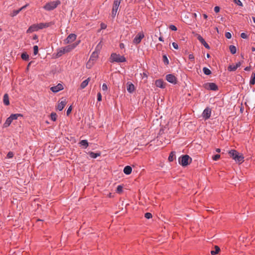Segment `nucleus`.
I'll list each match as a JSON object with an SVG mask.
<instances>
[{
  "label": "nucleus",
  "mask_w": 255,
  "mask_h": 255,
  "mask_svg": "<svg viewBox=\"0 0 255 255\" xmlns=\"http://www.w3.org/2000/svg\"><path fill=\"white\" fill-rule=\"evenodd\" d=\"M78 44L79 42L77 43H73L72 44L69 45L59 49L56 54L57 57H60L64 53L72 51L78 45Z\"/></svg>",
  "instance_id": "obj_1"
},
{
  "label": "nucleus",
  "mask_w": 255,
  "mask_h": 255,
  "mask_svg": "<svg viewBox=\"0 0 255 255\" xmlns=\"http://www.w3.org/2000/svg\"><path fill=\"white\" fill-rule=\"evenodd\" d=\"M229 154L236 162L240 163L244 161V156L242 154H240L236 150H231L229 152Z\"/></svg>",
  "instance_id": "obj_2"
},
{
  "label": "nucleus",
  "mask_w": 255,
  "mask_h": 255,
  "mask_svg": "<svg viewBox=\"0 0 255 255\" xmlns=\"http://www.w3.org/2000/svg\"><path fill=\"white\" fill-rule=\"evenodd\" d=\"M60 4L61 1L59 0L51 1L47 2L43 8L46 11H51L55 9Z\"/></svg>",
  "instance_id": "obj_3"
},
{
  "label": "nucleus",
  "mask_w": 255,
  "mask_h": 255,
  "mask_svg": "<svg viewBox=\"0 0 255 255\" xmlns=\"http://www.w3.org/2000/svg\"><path fill=\"white\" fill-rule=\"evenodd\" d=\"M126 61V59L124 56H121L115 53H113L111 55L110 62L112 63H123Z\"/></svg>",
  "instance_id": "obj_4"
},
{
  "label": "nucleus",
  "mask_w": 255,
  "mask_h": 255,
  "mask_svg": "<svg viewBox=\"0 0 255 255\" xmlns=\"http://www.w3.org/2000/svg\"><path fill=\"white\" fill-rule=\"evenodd\" d=\"M101 42H100L97 46H96L95 51L92 53L89 62L94 61H95L98 57L99 54L101 49Z\"/></svg>",
  "instance_id": "obj_5"
},
{
  "label": "nucleus",
  "mask_w": 255,
  "mask_h": 255,
  "mask_svg": "<svg viewBox=\"0 0 255 255\" xmlns=\"http://www.w3.org/2000/svg\"><path fill=\"white\" fill-rule=\"evenodd\" d=\"M121 0H115L114 1L112 11V15L113 18H114L117 14Z\"/></svg>",
  "instance_id": "obj_6"
},
{
  "label": "nucleus",
  "mask_w": 255,
  "mask_h": 255,
  "mask_svg": "<svg viewBox=\"0 0 255 255\" xmlns=\"http://www.w3.org/2000/svg\"><path fill=\"white\" fill-rule=\"evenodd\" d=\"M190 157L188 155H183L178 159V162L180 164L183 166H186L189 164V159Z\"/></svg>",
  "instance_id": "obj_7"
},
{
  "label": "nucleus",
  "mask_w": 255,
  "mask_h": 255,
  "mask_svg": "<svg viewBox=\"0 0 255 255\" xmlns=\"http://www.w3.org/2000/svg\"><path fill=\"white\" fill-rule=\"evenodd\" d=\"M205 89L212 91H217L218 90V86L214 83H207L205 85Z\"/></svg>",
  "instance_id": "obj_8"
},
{
  "label": "nucleus",
  "mask_w": 255,
  "mask_h": 255,
  "mask_svg": "<svg viewBox=\"0 0 255 255\" xmlns=\"http://www.w3.org/2000/svg\"><path fill=\"white\" fill-rule=\"evenodd\" d=\"M77 37V35L74 33L70 34L64 40V43L68 44L74 41Z\"/></svg>",
  "instance_id": "obj_9"
},
{
  "label": "nucleus",
  "mask_w": 255,
  "mask_h": 255,
  "mask_svg": "<svg viewBox=\"0 0 255 255\" xmlns=\"http://www.w3.org/2000/svg\"><path fill=\"white\" fill-rule=\"evenodd\" d=\"M166 80L172 84H175L177 83L176 77L172 74H168L166 76Z\"/></svg>",
  "instance_id": "obj_10"
},
{
  "label": "nucleus",
  "mask_w": 255,
  "mask_h": 255,
  "mask_svg": "<svg viewBox=\"0 0 255 255\" xmlns=\"http://www.w3.org/2000/svg\"><path fill=\"white\" fill-rule=\"evenodd\" d=\"M211 115V110L209 108H206L202 113V117L205 120L209 119Z\"/></svg>",
  "instance_id": "obj_11"
},
{
  "label": "nucleus",
  "mask_w": 255,
  "mask_h": 255,
  "mask_svg": "<svg viewBox=\"0 0 255 255\" xmlns=\"http://www.w3.org/2000/svg\"><path fill=\"white\" fill-rule=\"evenodd\" d=\"M144 37V34L142 32L138 33L134 38L133 42L135 44H138L141 42V39Z\"/></svg>",
  "instance_id": "obj_12"
},
{
  "label": "nucleus",
  "mask_w": 255,
  "mask_h": 255,
  "mask_svg": "<svg viewBox=\"0 0 255 255\" xmlns=\"http://www.w3.org/2000/svg\"><path fill=\"white\" fill-rule=\"evenodd\" d=\"M63 86L62 84L59 83L55 86H53L50 88V90L53 93H57L63 89Z\"/></svg>",
  "instance_id": "obj_13"
},
{
  "label": "nucleus",
  "mask_w": 255,
  "mask_h": 255,
  "mask_svg": "<svg viewBox=\"0 0 255 255\" xmlns=\"http://www.w3.org/2000/svg\"><path fill=\"white\" fill-rule=\"evenodd\" d=\"M67 104V101L66 99H64L63 100H62L61 102H59L57 106V109L59 111H62L65 106H66Z\"/></svg>",
  "instance_id": "obj_14"
},
{
  "label": "nucleus",
  "mask_w": 255,
  "mask_h": 255,
  "mask_svg": "<svg viewBox=\"0 0 255 255\" xmlns=\"http://www.w3.org/2000/svg\"><path fill=\"white\" fill-rule=\"evenodd\" d=\"M242 65V62H239L236 65H230L228 67V70L230 71H235L236 69L240 67Z\"/></svg>",
  "instance_id": "obj_15"
},
{
  "label": "nucleus",
  "mask_w": 255,
  "mask_h": 255,
  "mask_svg": "<svg viewBox=\"0 0 255 255\" xmlns=\"http://www.w3.org/2000/svg\"><path fill=\"white\" fill-rule=\"evenodd\" d=\"M52 24V22L40 23L37 24L38 29H42L48 27Z\"/></svg>",
  "instance_id": "obj_16"
},
{
  "label": "nucleus",
  "mask_w": 255,
  "mask_h": 255,
  "mask_svg": "<svg viewBox=\"0 0 255 255\" xmlns=\"http://www.w3.org/2000/svg\"><path fill=\"white\" fill-rule=\"evenodd\" d=\"M37 24H33L30 26L26 31L27 33H31L34 31L38 30Z\"/></svg>",
  "instance_id": "obj_17"
},
{
  "label": "nucleus",
  "mask_w": 255,
  "mask_h": 255,
  "mask_svg": "<svg viewBox=\"0 0 255 255\" xmlns=\"http://www.w3.org/2000/svg\"><path fill=\"white\" fill-rule=\"evenodd\" d=\"M155 85L156 87L160 88H165L164 82L161 79L156 80L155 82Z\"/></svg>",
  "instance_id": "obj_18"
},
{
  "label": "nucleus",
  "mask_w": 255,
  "mask_h": 255,
  "mask_svg": "<svg viewBox=\"0 0 255 255\" xmlns=\"http://www.w3.org/2000/svg\"><path fill=\"white\" fill-rule=\"evenodd\" d=\"M127 91L130 93H132L134 91V86L133 84L132 83H128L127 85Z\"/></svg>",
  "instance_id": "obj_19"
},
{
  "label": "nucleus",
  "mask_w": 255,
  "mask_h": 255,
  "mask_svg": "<svg viewBox=\"0 0 255 255\" xmlns=\"http://www.w3.org/2000/svg\"><path fill=\"white\" fill-rule=\"evenodd\" d=\"M3 102L5 105L8 106L9 105V98L7 94H5L3 96Z\"/></svg>",
  "instance_id": "obj_20"
},
{
  "label": "nucleus",
  "mask_w": 255,
  "mask_h": 255,
  "mask_svg": "<svg viewBox=\"0 0 255 255\" xmlns=\"http://www.w3.org/2000/svg\"><path fill=\"white\" fill-rule=\"evenodd\" d=\"M132 168L130 166H126L124 169V172L127 175H129L130 174Z\"/></svg>",
  "instance_id": "obj_21"
},
{
  "label": "nucleus",
  "mask_w": 255,
  "mask_h": 255,
  "mask_svg": "<svg viewBox=\"0 0 255 255\" xmlns=\"http://www.w3.org/2000/svg\"><path fill=\"white\" fill-rule=\"evenodd\" d=\"M12 121H12V119L9 116L8 118H7L5 123H4L3 127L4 128L8 127V126H9V125L11 124V123Z\"/></svg>",
  "instance_id": "obj_22"
},
{
  "label": "nucleus",
  "mask_w": 255,
  "mask_h": 255,
  "mask_svg": "<svg viewBox=\"0 0 255 255\" xmlns=\"http://www.w3.org/2000/svg\"><path fill=\"white\" fill-rule=\"evenodd\" d=\"M90 81V78H88V79H86L85 80L83 81L82 83L80 85V87L81 89L85 88L88 84Z\"/></svg>",
  "instance_id": "obj_23"
},
{
  "label": "nucleus",
  "mask_w": 255,
  "mask_h": 255,
  "mask_svg": "<svg viewBox=\"0 0 255 255\" xmlns=\"http://www.w3.org/2000/svg\"><path fill=\"white\" fill-rule=\"evenodd\" d=\"M79 144L80 146H83L84 148H86L89 145L88 142L86 139L82 140L80 141Z\"/></svg>",
  "instance_id": "obj_24"
},
{
  "label": "nucleus",
  "mask_w": 255,
  "mask_h": 255,
  "mask_svg": "<svg viewBox=\"0 0 255 255\" xmlns=\"http://www.w3.org/2000/svg\"><path fill=\"white\" fill-rule=\"evenodd\" d=\"M88 154L90 155V156L91 158H96L98 156H99L100 155V154H101V153L100 152L95 153V152H92V151L89 152Z\"/></svg>",
  "instance_id": "obj_25"
},
{
  "label": "nucleus",
  "mask_w": 255,
  "mask_h": 255,
  "mask_svg": "<svg viewBox=\"0 0 255 255\" xmlns=\"http://www.w3.org/2000/svg\"><path fill=\"white\" fill-rule=\"evenodd\" d=\"M255 84V73L253 72L252 74L251 79L250 81V85H254Z\"/></svg>",
  "instance_id": "obj_26"
},
{
  "label": "nucleus",
  "mask_w": 255,
  "mask_h": 255,
  "mask_svg": "<svg viewBox=\"0 0 255 255\" xmlns=\"http://www.w3.org/2000/svg\"><path fill=\"white\" fill-rule=\"evenodd\" d=\"M220 251V249L218 246L215 247V250L212 251L211 252V254L212 255H215L217 254L219 251Z\"/></svg>",
  "instance_id": "obj_27"
},
{
  "label": "nucleus",
  "mask_w": 255,
  "mask_h": 255,
  "mask_svg": "<svg viewBox=\"0 0 255 255\" xmlns=\"http://www.w3.org/2000/svg\"><path fill=\"white\" fill-rule=\"evenodd\" d=\"M10 117L12 119V121L14 120H16L18 119L19 117H22V115L20 114H11Z\"/></svg>",
  "instance_id": "obj_28"
},
{
  "label": "nucleus",
  "mask_w": 255,
  "mask_h": 255,
  "mask_svg": "<svg viewBox=\"0 0 255 255\" xmlns=\"http://www.w3.org/2000/svg\"><path fill=\"white\" fill-rule=\"evenodd\" d=\"M229 49H230L231 53L233 54H235L237 52L236 47L234 45H230L229 46Z\"/></svg>",
  "instance_id": "obj_29"
},
{
  "label": "nucleus",
  "mask_w": 255,
  "mask_h": 255,
  "mask_svg": "<svg viewBox=\"0 0 255 255\" xmlns=\"http://www.w3.org/2000/svg\"><path fill=\"white\" fill-rule=\"evenodd\" d=\"M174 156H175V152L172 151L169 154L168 157V160L170 162L173 161L174 160Z\"/></svg>",
  "instance_id": "obj_30"
},
{
  "label": "nucleus",
  "mask_w": 255,
  "mask_h": 255,
  "mask_svg": "<svg viewBox=\"0 0 255 255\" xmlns=\"http://www.w3.org/2000/svg\"><path fill=\"white\" fill-rule=\"evenodd\" d=\"M203 71L204 73L206 75H209L211 74V70L207 67H204L203 68Z\"/></svg>",
  "instance_id": "obj_31"
},
{
  "label": "nucleus",
  "mask_w": 255,
  "mask_h": 255,
  "mask_svg": "<svg viewBox=\"0 0 255 255\" xmlns=\"http://www.w3.org/2000/svg\"><path fill=\"white\" fill-rule=\"evenodd\" d=\"M21 58L25 61H28L29 60V56L26 53H23L21 55Z\"/></svg>",
  "instance_id": "obj_32"
},
{
  "label": "nucleus",
  "mask_w": 255,
  "mask_h": 255,
  "mask_svg": "<svg viewBox=\"0 0 255 255\" xmlns=\"http://www.w3.org/2000/svg\"><path fill=\"white\" fill-rule=\"evenodd\" d=\"M195 36L202 44L205 41L204 39L200 35L196 34Z\"/></svg>",
  "instance_id": "obj_33"
},
{
  "label": "nucleus",
  "mask_w": 255,
  "mask_h": 255,
  "mask_svg": "<svg viewBox=\"0 0 255 255\" xmlns=\"http://www.w3.org/2000/svg\"><path fill=\"white\" fill-rule=\"evenodd\" d=\"M163 61L165 65H168L169 64L168 58L165 55L163 56Z\"/></svg>",
  "instance_id": "obj_34"
},
{
  "label": "nucleus",
  "mask_w": 255,
  "mask_h": 255,
  "mask_svg": "<svg viewBox=\"0 0 255 255\" xmlns=\"http://www.w3.org/2000/svg\"><path fill=\"white\" fill-rule=\"evenodd\" d=\"M51 119L53 121H55L57 119V115L56 113H52L51 114Z\"/></svg>",
  "instance_id": "obj_35"
},
{
  "label": "nucleus",
  "mask_w": 255,
  "mask_h": 255,
  "mask_svg": "<svg viewBox=\"0 0 255 255\" xmlns=\"http://www.w3.org/2000/svg\"><path fill=\"white\" fill-rule=\"evenodd\" d=\"M20 11H21V9H20L13 10L12 13L11 14V16L13 17V16H16L17 14H18L19 13V12Z\"/></svg>",
  "instance_id": "obj_36"
},
{
  "label": "nucleus",
  "mask_w": 255,
  "mask_h": 255,
  "mask_svg": "<svg viewBox=\"0 0 255 255\" xmlns=\"http://www.w3.org/2000/svg\"><path fill=\"white\" fill-rule=\"evenodd\" d=\"M38 52V47L37 45H34L33 46V53L34 55H36Z\"/></svg>",
  "instance_id": "obj_37"
},
{
  "label": "nucleus",
  "mask_w": 255,
  "mask_h": 255,
  "mask_svg": "<svg viewBox=\"0 0 255 255\" xmlns=\"http://www.w3.org/2000/svg\"><path fill=\"white\" fill-rule=\"evenodd\" d=\"M14 153L12 151H9L7 153L6 155V158H11L13 157Z\"/></svg>",
  "instance_id": "obj_38"
},
{
  "label": "nucleus",
  "mask_w": 255,
  "mask_h": 255,
  "mask_svg": "<svg viewBox=\"0 0 255 255\" xmlns=\"http://www.w3.org/2000/svg\"><path fill=\"white\" fill-rule=\"evenodd\" d=\"M233 1L239 6H243V3L240 0H233Z\"/></svg>",
  "instance_id": "obj_39"
},
{
  "label": "nucleus",
  "mask_w": 255,
  "mask_h": 255,
  "mask_svg": "<svg viewBox=\"0 0 255 255\" xmlns=\"http://www.w3.org/2000/svg\"><path fill=\"white\" fill-rule=\"evenodd\" d=\"M144 217L146 219H150L152 218V214L150 213H146L144 215Z\"/></svg>",
  "instance_id": "obj_40"
},
{
  "label": "nucleus",
  "mask_w": 255,
  "mask_h": 255,
  "mask_svg": "<svg viewBox=\"0 0 255 255\" xmlns=\"http://www.w3.org/2000/svg\"><path fill=\"white\" fill-rule=\"evenodd\" d=\"M220 158V154H216L213 156V159L215 161L218 160Z\"/></svg>",
  "instance_id": "obj_41"
},
{
  "label": "nucleus",
  "mask_w": 255,
  "mask_h": 255,
  "mask_svg": "<svg viewBox=\"0 0 255 255\" xmlns=\"http://www.w3.org/2000/svg\"><path fill=\"white\" fill-rule=\"evenodd\" d=\"M225 36L228 39H230L232 37V34L229 32H227L225 33Z\"/></svg>",
  "instance_id": "obj_42"
},
{
  "label": "nucleus",
  "mask_w": 255,
  "mask_h": 255,
  "mask_svg": "<svg viewBox=\"0 0 255 255\" xmlns=\"http://www.w3.org/2000/svg\"><path fill=\"white\" fill-rule=\"evenodd\" d=\"M102 90L104 91H107L108 90V86L106 83H104L102 85Z\"/></svg>",
  "instance_id": "obj_43"
},
{
  "label": "nucleus",
  "mask_w": 255,
  "mask_h": 255,
  "mask_svg": "<svg viewBox=\"0 0 255 255\" xmlns=\"http://www.w3.org/2000/svg\"><path fill=\"white\" fill-rule=\"evenodd\" d=\"M123 191V186L121 185H118L117 188V192H121Z\"/></svg>",
  "instance_id": "obj_44"
},
{
  "label": "nucleus",
  "mask_w": 255,
  "mask_h": 255,
  "mask_svg": "<svg viewBox=\"0 0 255 255\" xmlns=\"http://www.w3.org/2000/svg\"><path fill=\"white\" fill-rule=\"evenodd\" d=\"M241 37L243 39H246L248 37L247 34L244 32H243L241 34Z\"/></svg>",
  "instance_id": "obj_45"
},
{
  "label": "nucleus",
  "mask_w": 255,
  "mask_h": 255,
  "mask_svg": "<svg viewBox=\"0 0 255 255\" xmlns=\"http://www.w3.org/2000/svg\"><path fill=\"white\" fill-rule=\"evenodd\" d=\"M169 28H170V29H171L172 30H173V31L177 30L176 27L175 25H170L169 26Z\"/></svg>",
  "instance_id": "obj_46"
},
{
  "label": "nucleus",
  "mask_w": 255,
  "mask_h": 255,
  "mask_svg": "<svg viewBox=\"0 0 255 255\" xmlns=\"http://www.w3.org/2000/svg\"><path fill=\"white\" fill-rule=\"evenodd\" d=\"M97 100L99 102L102 100V95L100 92L97 94Z\"/></svg>",
  "instance_id": "obj_47"
},
{
  "label": "nucleus",
  "mask_w": 255,
  "mask_h": 255,
  "mask_svg": "<svg viewBox=\"0 0 255 255\" xmlns=\"http://www.w3.org/2000/svg\"><path fill=\"white\" fill-rule=\"evenodd\" d=\"M172 46L173 47V48H175V49H178V44L176 43V42H173L172 43Z\"/></svg>",
  "instance_id": "obj_48"
},
{
  "label": "nucleus",
  "mask_w": 255,
  "mask_h": 255,
  "mask_svg": "<svg viewBox=\"0 0 255 255\" xmlns=\"http://www.w3.org/2000/svg\"><path fill=\"white\" fill-rule=\"evenodd\" d=\"M107 28V25L104 23H101V28L102 29H105Z\"/></svg>",
  "instance_id": "obj_49"
},
{
  "label": "nucleus",
  "mask_w": 255,
  "mask_h": 255,
  "mask_svg": "<svg viewBox=\"0 0 255 255\" xmlns=\"http://www.w3.org/2000/svg\"><path fill=\"white\" fill-rule=\"evenodd\" d=\"M71 111H72V106H70L67 110V112H66L67 115H69L70 114V113L71 112Z\"/></svg>",
  "instance_id": "obj_50"
},
{
  "label": "nucleus",
  "mask_w": 255,
  "mask_h": 255,
  "mask_svg": "<svg viewBox=\"0 0 255 255\" xmlns=\"http://www.w3.org/2000/svg\"><path fill=\"white\" fill-rule=\"evenodd\" d=\"M205 48H206L207 49H210V46L209 45V44L206 42L205 41L203 44H202Z\"/></svg>",
  "instance_id": "obj_51"
},
{
  "label": "nucleus",
  "mask_w": 255,
  "mask_h": 255,
  "mask_svg": "<svg viewBox=\"0 0 255 255\" xmlns=\"http://www.w3.org/2000/svg\"><path fill=\"white\" fill-rule=\"evenodd\" d=\"M188 57L191 61H193L194 60V56L193 54H189Z\"/></svg>",
  "instance_id": "obj_52"
},
{
  "label": "nucleus",
  "mask_w": 255,
  "mask_h": 255,
  "mask_svg": "<svg viewBox=\"0 0 255 255\" xmlns=\"http://www.w3.org/2000/svg\"><path fill=\"white\" fill-rule=\"evenodd\" d=\"M220 9V7L218 6H216L214 7V11L216 13L219 12Z\"/></svg>",
  "instance_id": "obj_53"
},
{
  "label": "nucleus",
  "mask_w": 255,
  "mask_h": 255,
  "mask_svg": "<svg viewBox=\"0 0 255 255\" xmlns=\"http://www.w3.org/2000/svg\"><path fill=\"white\" fill-rule=\"evenodd\" d=\"M119 46H120V48L121 49H124V48H125V45H124V43H121L120 44Z\"/></svg>",
  "instance_id": "obj_54"
},
{
  "label": "nucleus",
  "mask_w": 255,
  "mask_h": 255,
  "mask_svg": "<svg viewBox=\"0 0 255 255\" xmlns=\"http://www.w3.org/2000/svg\"><path fill=\"white\" fill-rule=\"evenodd\" d=\"M245 71H248L251 70V66H247L244 69Z\"/></svg>",
  "instance_id": "obj_55"
},
{
  "label": "nucleus",
  "mask_w": 255,
  "mask_h": 255,
  "mask_svg": "<svg viewBox=\"0 0 255 255\" xmlns=\"http://www.w3.org/2000/svg\"><path fill=\"white\" fill-rule=\"evenodd\" d=\"M27 6V4H26L24 6H23L22 7H21L20 8H19L20 9H21V10H22V9H24L26 7V6Z\"/></svg>",
  "instance_id": "obj_56"
},
{
  "label": "nucleus",
  "mask_w": 255,
  "mask_h": 255,
  "mask_svg": "<svg viewBox=\"0 0 255 255\" xmlns=\"http://www.w3.org/2000/svg\"><path fill=\"white\" fill-rule=\"evenodd\" d=\"M203 16L205 19H206L208 17V16L206 14L204 13L203 14Z\"/></svg>",
  "instance_id": "obj_57"
},
{
  "label": "nucleus",
  "mask_w": 255,
  "mask_h": 255,
  "mask_svg": "<svg viewBox=\"0 0 255 255\" xmlns=\"http://www.w3.org/2000/svg\"><path fill=\"white\" fill-rule=\"evenodd\" d=\"M159 40L160 41H163V37H161V36H160L158 38Z\"/></svg>",
  "instance_id": "obj_58"
},
{
  "label": "nucleus",
  "mask_w": 255,
  "mask_h": 255,
  "mask_svg": "<svg viewBox=\"0 0 255 255\" xmlns=\"http://www.w3.org/2000/svg\"><path fill=\"white\" fill-rule=\"evenodd\" d=\"M216 152H220V151H221V149H220V148H217V149H216Z\"/></svg>",
  "instance_id": "obj_59"
},
{
  "label": "nucleus",
  "mask_w": 255,
  "mask_h": 255,
  "mask_svg": "<svg viewBox=\"0 0 255 255\" xmlns=\"http://www.w3.org/2000/svg\"><path fill=\"white\" fill-rule=\"evenodd\" d=\"M193 15L195 18L197 17V14L196 13H193Z\"/></svg>",
  "instance_id": "obj_60"
},
{
  "label": "nucleus",
  "mask_w": 255,
  "mask_h": 255,
  "mask_svg": "<svg viewBox=\"0 0 255 255\" xmlns=\"http://www.w3.org/2000/svg\"><path fill=\"white\" fill-rule=\"evenodd\" d=\"M252 51H255V48L254 47H253L252 48Z\"/></svg>",
  "instance_id": "obj_61"
},
{
  "label": "nucleus",
  "mask_w": 255,
  "mask_h": 255,
  "mask_svg": "<svg viewBox=\"0 0 255 255\" xmlns=\"http://www.w3.org/2000/svg\"><path fill=\"white\" fill-rule=\"evenodd\" d=\"M37 36L36 35H35V36L33 37V39H37Z\"/></svg>",
  "instance_id": "obj_62"
},
{
  "label": "nucleus",
  "mask_w": 255,
  "mask_h": 255,
  "mask_svg": "<svg viewBox=\"0 0 255 255\" xmlns=\"http://www.w3.org/2000/svg\"><path fill=\"white\" fill-rule=\"evenodd\" d=\"M210 54H207V57L208 58H209V57H210Z\"/></svg>",
  "instance_id": "obj_63"
},
{
  "label": "nucleus",
  "mask_w": 255,
  "mask_h": 255,
  "mask_svg": "<svg viewBox=\"0 0 255 255\" xmlns=\"http://www.w3.org/2000/svg\"><path fill=\"white\" fill-rule=\"evenodd\" d=\"M254 22L255 23V17H253Z\"/></svg>",
  "instance_id": "obj_64"
}]
</instances>
